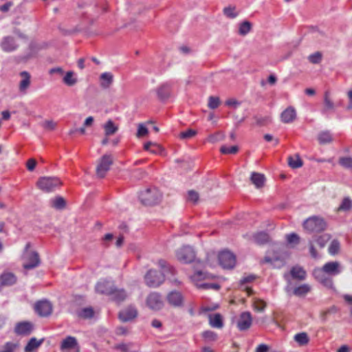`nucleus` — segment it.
Instances as JSON below:
<instances>
[{
  "label": "nucleus",
  "instance_id": "obj_32",
  "mask_svg": "<svg viewBox=\"0 0 352 352\" xmlns=\"http://www.w3.org/2000/svg\"><path fill=\"white\" fill-rule=\"evenodd\" d=\"M254 241L258 245H263L270 241V236L267 232H260L254 234Z\"/></svg>",
  "mask_w": 352,
  "mask_h": 352
},
{
  "label": "nucleus",
  "instance_id": "obj_49",
  "mask_svg": "<svg viewBox=\"0 0 352 352\" xmlns=\"http://www.w3.org/2000/svg\"><path fill=\"white\" fill-rule=\"evenodd\" d=\"M220 104V100L218 97L210 96L208 106L211 109H217Z\"/></svg>",
  "mask_w": 352,
  "mask_h": 352
},
{
  "label": "nucleus",
  "instance_id": "obj_24",
  "mask_svg": "<svg viewBox=\"0 0 352 352\" xmlns=\"http://www.w3.org/2000/svg\"><path fill=\"white\" fill-rule=\"evenodd\" d=\"M109 296L112 300L120 302L126 299V294L124 289H120L113 287L112 293L110 294Z\"/></svg>",
  "mask_w": 352,
  "mask_h": 352
},
{
  "label": "nucleus",
  "instance_id": "obj_37",
  "mask_svg": "<svg viewBox=\"0 0 352 352\" xmlns=\"http://www.w3.org/2000/svg\"><path fill=\"white\" fill-rule=\"evenodd\" d=\"M318 140L320 144H325L331 142L333 138L329 131H322L318 134Z\"/></svg>",
  "mask_w": 352,
  "mask_h": 352
},
{
  "label": "nucleus",
  "instance_id": "obj_5",
  "mask_svg": "<svg viewBox=\"0 0 352 352\" xmlns=\"http://www.w3.org/2000/svg\"><path fill=\"white\" fill-rule=\"evenodd\" d=\"M176 257L183 263H190L195 260L196 254L191 246L184 245L176 251Z\"/></svg>",
  "mask_w": 352,
  "mask_h": 352
},
{
  "label": "nucleus",
  "instance_id": "obj_38",
  "mask_svg": "<svg viewBox=\"0 0 352 352\" xmlns=\"http://www.w3.org/2000/svg\"><path fill=\"white\" fill-rule=\"evenodd\" d=\"M144 150L148 151L153 154H157L162 151V148L159 144L152 142H148L145 143L144 145Z\"/></svg>",
  "mask_w": 352,
  "mask_h": 352
},
{
  "label": "nucleus",
  "instance_id": "obj_64",
  "mask_svg": "<svg viewBox=\"0 0 352 352\" xmlns=\"http://www.w3.org/2000/svg\"><path fill=\"white\" fill-rule=\"evenodd\" d=\"M267 350H268L267 345L261 344L257 346L256 352H267Z\"/></svg>",
  "mask_w": 352,
  "mask_h": 352
},
{
  "label": "nucleus",
  "instance_id": "obj_34",
  "mask_svg": "<svg viewBox=\"0 0 352 352\" xmlns=\"http://www.w3.org/2000/svg\"><path fill=\"white\" fill-rule=\"evenodd\" d=\"M267 307V303L262 299L254 298L252 300V307L254 311L262 312Z\"/></svg>",
  "mask_w": 352,
  "mask_h": 352
},
{
  "label": "nucleus",
  "instance_id": "obj_15",
  "mask_svg": "<svg viewBox=\"0 0 352 352\" xmlns=\"http://www.w3.org/2000/svg\"><path fill=\"white\" fill-rule=\"evenodd\" d=\"M113 287L114 285L113 283L108 280H102L97 283L95 289L97 293L109 296L110 294L112 293Z\"/></svg>",
  "mask_w": 352,
  "mask_h": 352
},
{
  "label": "nucleus",
  "instance_id": "obj_46",
  "mask_svg": "<svg viewBox=\"0 0 352 352\" xmlns=\"http://www.w3.org/2000/svg\"><path fill=\"white\" fill-rule=\"evenodd\" d=\"M322 55L321 52H316L312 54H310L308 56V60L310 63L313 64H318L320 63L322 60Z\"/></svg>",
  "mask_w": 352,
  "mask_h": 352
},
{
  "label": "nucleus",
  "instance_id": "obj_11",
  "mask_svg": "<svg viewBox=\"0 0 352 352\" xmlns=\"http://www.w3.org/2000/svg\"><path fill=\"white\" fill-rule=\"evenodd\" d=\"M36 312L42 317L50 316L52 312V305L47 300H41L36 303L34 307Z\"/></svg>",
  "mask_w": 352,
  "mask_h": 352
},
{
  "label": "nucleus",
  "instance_id": "obj_26",
  "mask_svg": "<svg viewBox=\"0 0 352 352\" xmlns=\"http://www.w3.org/2000/svg\"><path fill=\"white\" fill-rule=\"evenodd\" d=\"M291 276L293 278L302 280L305 279L306 272L300 266H294L290 271Z\"/></svg>",
  "mask_w": 352,
  "mask_h": 352
},
{
  "label": "nucleus",
  "instance_id": "obj_55",
  "mask_svg": "<svg viewBox=\"0 0 352 352\" xmlns=\"http://www.w3.org/2000/svg\"><path fill=\"white\" fill-rule=\"evenodd\" d=\"M197 134V131L193 129H188L186 131L180 133L179 138L181 139H189Z\"/></svg>",
  "mask_w": 352,
  "mask_h": 352
},
{
  "label": "nucleus",
  "instance_id": "obj_60",
  "mask_svg": "<svg viewBox=\"0 0 352 352\" xmlns=\"http://www.w3.org/2000/svg\"><path fill=\"white\" fill-rule=\"evenodd\" d=\"M36 165V162L34 159H29L27 162L26 166L28 170L32 171Z\"/></svg>",
  "mask_w": 352,
  "mask_h": 352
},
{
  "label": "nucleus",
  "instance_id": "obj_17",
  "mask_svg": "<svg viewBox=\"0 0 352 352\" xmlns=\"http://www.w3.org/2000/svg\"><path fill=\"white\" fill-rule=\"evenodd\" d=\"M33 330V324L30 322H21L16 324L14 332L18 335L28 336Z\"/></svg>",
  "mask_w": 352,
  "mask_h": 352
},
{
  "label": "nucleus",
  "instance_id": "obj_45",
  "mask_svg": "<svg viewBox=\"0 0 352 352\" xmlns=\"http://www.w3.org/2000/svg\"><path fill=\"white\" fill-rule=\"evenodd\" d=\"M52 206L56 209H63L65 206V201L61 197H57L52 200Z\"/></svg>",
  "mask_w": 352,
  "mask_h": 352
},
{
  "label": "nucleus",
  "instance_id": "obj_62",
  "mask_svg": "<svg viewBox=\"0 0 352 352\" xmlns=\"http://www.w3.org/2000/svg\"><path fill=\"white\" fill-rule=\"evenodd\" d=\"M63 69L60 67H54L50 69L49 73L50 74H57L60 76L63 74Z\"/></svg>",
  "mask_w": 352,
  "mask_h": 352
},
{
  "label": "nucleus",
  "instance_id": "obj_7",
  "mask_svg": "<svg viewBox=\"0 0 352 352\" xmlns=\"http://www.w3.org/2000/svg\"><path fill=\"white\" fill-rule=\"evenodd\" d=\"M113 162V157L111 155H104L98 161L96 167V174L100 178H103L109 170L110 166Z\"/></svg>",
  "mask_w": 352,
  "mask_h": 352
},
{
  "label": "nucleus",
  "instance_id": "obj_13",
  "mask_svg": "<svg viewBox=\"0 0 352 352\" xmlns=\"http://www.w3.org/2000/svg\"><path fill=\"white\" fill-rule=\"evenodd\" d=\"M60 348L63 352H78L77 340L72 336H67L63 340Z\"/></svg>",
  "mask_w": 352,
  "mask_h": 352
},
{
  "label": "nucleus",
  "instance_id": "obj_48",
  "mask_svg": "<svg viewBox=\"0 0 352 352\" xmlns=\"http://www.w3.org/2000/svg\"><path fill=\"white\" fill-rule=\"evenodd\" d=\"M223 14L228 18L234 19L238 14L235 11V7L228 6L223 9Z\"/></svg>",
  "mask_w": 352,
  "mask_h": 352
},
{
  "label": "nucleus",
  "instance_id": "obj_54",
  "mask_svg": "<svg viewBox=\"0 0 352 352\" xmlns=\"http://www.w3.org/2000/svg\"><path fill=\"white\" fill-rule=\"evenodd\" d=\"M340 250V243L338 241H333L329 247V252L330 254L334 255L338 252Z\"/></svg>",
  "mask_w": 352,
  "mask_h": 352
},
{
  "label": "nucleus",
  "instance_id": "obj_10",
  "mask_svg": "<svg viewBox=\"0 0 352 352\" xmlns=\"http://www.w3.org/2000/svg\"><path fill=\"white\" fill-rule=\"evenodd\" d=\"M146 304L149 308L153 310H160L164 306V302L161 296L155 292L151 293L148 296Z\"/></svg>",
  "mask_w": 352,
  "mask_h": 352
},
{
  "label": "nucleus",
  "instance_id": "obj_53",
  "mask_svg": "<svg viewBox=\"0 0 352 352\" xmlns=\"http://www.w3.org/2000/svg\"><path fill=\"white\" fill-rule=\"evenodd\" d=\"M340 164L346 168H352V157H345L339 160Z\"/></svg>",
  "mask_w": 352,
  "mask_h": 352
},
{
  "label": "nucleus",
  "instance_id": "obj_35",
  "mask_svg": "<svg viewBox=\"0 0 352 352\" xmlns=\"http://www.w3.org/2000/svg\"><path fill=\"white\" fill-rule=\"evenodd\" d=\"M100 80H102L100 85L102 87L107 89L113 81V76L109 72L102 73L100 76Z\"/></svg>",
  "mask_w": 352,
  "mask_h": 352
},
{
  "label": "nucleus",
  "instance_id": "obj_27",
  "mask_svg": "<svg viewBox=\"0 0 352 352\" xmlns=\"http://www.w3.org/2000/svg\"><path fill=\"white\" fill-rule=\"evenodd\" d=\"M103 128L106 136L112 135L115 134L118 130V126L116 125L111 120H109L104 124Z\"/></svg>",
  "mask_w": 352,
  "mask_h": 352
},
{
  "label": "nucleus",
  "instance_id": "obj_47",
  "mask_svg": "<svg viewBox=\"0 0 352 352\" xmlns=\"http://www.w3.org/2000/svg\"><path fill=\"white\" fill-rule=\"evenodd\" d=\"M238 151L239 148L237 146H232L230 147L222 146L220 148V151L223 154H235Z\"/></svg>",
  "mask_w": 352,
  "mask_h": 352
},
{
  "label": "nucleus",
  "instance_id": "obj_8",
  "mask_svg": "<svg viewBox=\"0 0 352 352\" xmlns=\"http://www.w3.org/2000/svg\"><path fill=\"white\" fill-rule=\"evenodd\" d=\"M207 275L204 274L201 272H197L192 276H191L190 278L193 283H195V285L200 289H212L214 290H218L220 288V286L216 283H200L201 280H205L206 278Z\"/></svg>",
  "mask_w": 352,
  "mask_h": 352
},
{
  "label": "nucleus",
  "instance_id": "obj_16",
  "mask_svg": "<svg viewBox=\"0 0 352 352\" xmlns=\"http://www.w3.org/2000/svg\"><path fill=\"white\" fill-rule=\"evenodd\" d=\"M140 199L144 205L151 206L157 202L155 193L151 189H146L140 194Z\"/></svg>",
  "mask_w": 352,
  "mask_h": 352
},
{
  "label": "nucleus",
  "instance_id": "obj_39",
  "mask_svg": "<svg viewBox=\"0 0 352 352\" xmlns=\"http://www.w3.org/2000/svg\"><path fill=\"white\" fill-rule=\"evenodd\" d=\"M252 30V23L245 21L239 24V34L241 36L247 35Z\"/></svg>",
  "mask_w": 352,
  "mask_h": 352
},
{
  "label": "nucleus",
  "instance_id": "obj_61",
  "mask_svg": "<svg viewBox=\"0 0 352 352\" xmlns=\"http://www.w3.org/2000/svg\"><path fill=\"white\" fill-rule=\"evenodd\" d=\"M256 278V276L254 275H249L248 276L243 277L241 280L240 283L241 285L245 284L247 283H250L254 280Z\"/></svg>",
  "mask_w": 352,
  "mask_h": 352
},
{
  "label": "nucleus",
  "instance_id": "obj_31",
  "mask_svg": "<svg viewBox=\"0 0 352 352\" xmlns=\"http://www.w3.org/2000/svg\"><path fill=\"white\" fill-rule=\"evenodd\" d=\"M43 341V339L38 340L35 338H32L25 347V352L33 351L34 349H37L42 344Z\"/></svg>",
  "mask_w": 352,
  "mask_h": 352
},
{
  "label": "nucleus",
  "instance_id": "obj_18",
  "mask_svg": "<svg viewBox=\"0 0 352 352\" xmlns=\"http://www.w3.org/2000/svg\"><path fill=\"white\" fill-rule=\"evenodd\" d=\"M138 316V311L133 307H128L123 309L119 313V318L122 322H128L134 318Z\"/></svg>",
  "mask_w": 352,
  "mask_h": 352
},
{
  "label": "nucleus",
  "instance_id": "obj_19",
  "mask_svg": "<svg viewBox=\"0 0 352 352\" xmlns=\"http://www.w3.org/2000/svg\"><path fill=\"white\" fill-rule=\"evenodd\" d=\"M296 118V111L293 107H288L280 114V120L283 123L288 124Z\"/></svg>",
  "mask_w": 352,
  "mask_h": 352
},
{
  "label": "nucleus",
  "instance_id": "obj_51",
  "mask_svg": "<svg viewBox=\"0 0 352 352\" xmlns=\"http://www.w3.org/2000/svg\"><path fill=\"white\" fill-rule=\"evenodd\" d=\"M330 239V236L328 234H322L320 236H318L316 239V243L317 245H318L320 248L324 247L326 243L329 241Z\"/></svg>",
  "mask_w": 352,
  "mask_h": 352
},
{
  "label": "nucleus",
  "instance_id": "obj_20",
  "mask_svg": "<svg viewBox=\"0 0 352 352\" xmlns=\"http://www.w3.org/2000/svg\"><path fill=\"white\" fill-rule=\"evenodd\" d=\"M16 276L11 272H4L0 276V283L2 286H10L16 283Z\"/></svg>",
  "mask_w": 352,
  "mask_h": 352
},
{
  "label": "nucleus",
  "instance_id": "obj_2",
  "mask_svg": "<svg viewBox=\"0 0 352 352\" xmlns=\"http://www.w3.org/2000/svg\"><path fill=\"white\" fill-rule=\"evenodd\" d=\"M302 226L304 230L309 233H318L326 229L327 223L323 218L312 216L303 222Z\"/></svg>",
  "mask_w": 352,
  "mask_h": 352
},
{
  "label": "nucleus",
  "instance_id": "obj_22",
  "mask_svg": "<svg viewBox=\"0 0 352 352\" xmlns=\"http://www.w3.org/2000/svg\"><path fill=\"white\" fill-rule=\"evenodd\" d=\"M208 320L210 325L213 328L221 329L223 327L222 316L220 314H210Z\"/></svg>",
  "mask_w": 352,
  "mask_h": 352
},
{
  "label": "nucleus",
  "instance_id": "obj_50",
  "mask_svg": "<svg viewBox=\"0 0 352 352\" xmlns=\"http://www.w3.org/2000/svg\"><path fill=\"white\" fill-rule=\"evenodd\" d=\"M94 311L92 308L87 307L81 310L79 316L83 318H91L94 316Z\"/></svg>",
  "mask_w": 352,
  "mask_h": 352
},
{
  "label": "nucleus",
  "instance_id": "obj_52",
  "mask_svg": "<svg viewBox=\"0 0 352 352\" xmlns=\"http://www.w3.org/2000/svg\"><path fill=\"white\" fill-rule=\"evenodd\" d=\"M199 198V195L197 191H195L194 190H188V197H187V200L188 201L196 204V203H197Z\"/></svg>",
  "mask_w": 352,
  "mask_h": 352
},
{
  "label": "nucleus",
  "instance_id": "obj_63",
  "mask_svg": "<svg viewBox=\"0 0 352 352\" xmlns=\"http://www.w3.org/2000/svg\"><path fill=\"white\" fill-rule=\"evenodd\" d=\"M12 6V2H10V1L7 2L5 4L0 6V11H1L3 12H6L10 10V8H11Z\"/></svg>",
  "mask_w": 352,
  "mask_h": 352
},
{
  "label": "nucleus",
  "instance_id": "obj_57",
  "mask_svg": "<svg viewBox=\"0 0 352 352\" xmlns=\"http://www.w3.org/2000/svg\"><path fill=\"white\" fill-rule=\"evenodd\" d=\"M42 126L47 130L52 131L56 127V123L53 120H45L42 124Z\"/></svg>",
  "mask_w": 352,
  "mask_h": 352
},
{
  "label": "nucleus",
  "instance_id": "obj_3",
  "mask_svg": "<svg viewBox=\"0 0 352 352\" xmlns=\"http://www.w3.org/2000/svg\"><path fill=\"white\" fill-rule=\"evenodd\" d=\"M30 247V243H27L22 256L23 266L26 270L33 269L40 264L38 254L36 252L29 250Z\"/></svg>",
  "mask_w": 352,
  "mask_h": 352
},
{
  "label": "nucleus",
  "instance_id": "obj_44",
  "mask_svg": "<svg viewBox=\"0 0 352 352\" xmlns=\"http://www.w3.org/2000/svg\"><path fill=\"white\" fill-rule=\"evenodd\" d=\"M286 240H287V242L289 244L294 246V245H298L299 243V242H300V237L296 233H291V234H287Z\"/></svg>",
  "mask_w": 352,
  "mask_h": 352
},
{
  "label": "nucleus",
  "instance_id": "obj_9",
  "mask_svg": "<svg viewBox=\"0 0 352 352\" xmlns=\"http://www.w3.org/2000/svg\"><path fill=\"white\" fill-rule=\"evenodd\" d=\"M219 263L225 269H232L236 264V257L230 251L224 250L218 255Z\"/></svg>",
  "mask_w": 352,
  "mask_h": 352
},
{
  "label": "nucleus",
  "instance_id": "obj_1",
  "mask_svg": "<svg viewBox=\"0 0 352 352\" xmlns=\"http://www.w3.org/2000/svg\"><path fill=\"white\" fill-rule=\"evenodd\" d=\"M340 273V263L337 261L328 262L322 267H317L313 271L314 278L324 286L329 288L333 286L331 276Z\"/></svg>",
  "mask_w": 352,
  "mask_h": 352
},
{
  "label": "nucleus",
  "instance_id": "obj_42",
  "mask_svg": "<svg viewBox=\"0 0 352 352\" xmlns=\"http://www.w3.org/2000/svg\"><path fill=\"white\" fill-rule=\"evenodd\" d=\"M63 82L68 86H73L77 82V79L74 76V72H67L63 78Z\"/></svg>",
  "mask_w": 352,
  "mask_h": 352
},
{
  "label": "nucleus",
  "instance_id": "obj_6",
  "mask_svg": "<svg viewBox=\"0 0 352 352\" xmlns=\"http://www.w3.org/2000/svg\"><path fill=\"white\" fill-rule=\"evenodd\" d=\"M165 274L156 270H150L144 276L146 284L150 287H157L164 281Z\"/></svg>",
  "mask_w": 352,
  "mask_h": 352
},
{
  "label": "nucleus",
  "instance_id": "obj_25",
  "mask_svg": "<svg viewBox=\"0 0 352 352\" xmlns=\"http://www.w3.org/2000/svg\"><path fill=\"white\" fill-rule=\"evenodd\" d=\"M1 48L5 52H12L16 48L14 40L12 37L8 36L3 38L1 43Z\"/></svg>",
  "mask_w": 352,
  "mask_h": 352
},
{
  "label": "nucleus",
  "instance_id": "obj_29",
  "mask_svg": "<svg viewBox=\"0 0 352 352\" xmlns=\"http://www.w3.org/2000/svg\"><path fill=\"white\" fill-rule=\"evenodd\" d=\"M22 80L19 83V89L21 91L26 90L30 84V75L27 72H22L20 74Z\"/></svg>",
  "mask_w": 352,
  "mask_h": 352
},
{
  "label": "nucleus",
  "instance_id": "obj_30",
  "mask_svg": "<svg viewBox=\"0 0 352 352\" xmlns=\"http://www.w3.org/2000/svg\"><path fill=\"white\" fill-rule=\"evenodd\" d=\"M311 291V287L308 284H302L294 289V294L296 296H304Z\"/></svg>",
  "mask_w": 352,
  "mask_h": 352
},
{
  "label": "nucleus",
  "instance_id": "obj_59",
  "mask_svg": "<svg viewBox=\"0 0 352 352\" xmlns=\"http://www.w3.org/2000/svg\"><path fill=\"white\" fill-rule=\"evenodd\" d=\"M157 264L159 267L162 269L161 272L164 273V274H165V272L167 271H173V269L167 266L166 262L164 260L158 261Z\"/></svg>",
  "mask_w": 352,
  "mask_h": 352
},
{
  "label": "nucleus",
  "instance_id": "obj_14",
  "mask_svg": "<svg viewBox=\"0 0 352 352\" xmlns=\"http://www.w3.org/2000/svg\"><path fill=\"white\" fill-rule=\"evenodd\" d=\"M252 323V315L248 311L241 314L239 319L237 322V327L240 331H245L248 329Z\"/></svg>",
  "mask_w": 352,
  "mask_h": 352
},
{
  "label": "nucleus",
  "instance_id": "obj_4",
  "mask_svg": "<svg viewBox=\"0 0 352 352\" xmlns=\"http://www.w3.org/2000/svg\"><path fill=\"white\" fill-rule=\"evenodd\" d=\"M61 185V181L56 177H43L37 182L38 188L47 192L54 190Z\"/></svg>",
  "mask_w": 352,
  "mask_h": 352
},
{
  "label": "nucleus",
  "instance_id": "obj_28",
  "mask_svg": "<svg viewBox=\"0 0 352 352\" xmlns=\"http://www.w3.org/2000/svg\"><path fill=\"white\" fill-rule=\"evenodd\" d=\"M288 165L292 168H298L302 166L303 162L300 159L298 155H295L294 156H289L287 158Z\"/></svg>",
  "mask_w": 352,
  "mask_h": 352
},
{
  "label": "nucleus",
  "instance_id": "obj_56",
  "mask_svg": "<svg viewBox=\"0 0 352 352\" xmlns=\"http://www.w3.org/2000/svg\"><path fill=\"white\" fill-rule=\"evenodd\" d=\"M148 133V129L143 124H140L138 125V132L136 134L138 138L145 136Z\"/></svg>",
  "mask_w": 352,
  "mask_h": 352
},
{
  "label": "nucleus",
  "instance_id": "obj_21",
  "mask_svg": "<svg viewBox=\"0 0 352 352\" xmlns=\"http://www.w3.org/2000/svg\"><path fill=\"white\" fill-rule=\"evenodd\" d=\"M336 105L333 100L331 99V93L329 91H326L324 93V107L322 113H325L330 111L335 110Z\"/></svg>",
  "mask_w": 352,
  "mask_h": 352
},
{
  "label": "nucleus",
  "instance_id": "obj_58",
  "mask_svg": "<svg viewBox=\"0 0 352 352\" xmlns=\"http://www.w3.org/2000/svg\"><path fill=\"white\" fill-rule=\"evenodd\" d=\"M203 337L208 340H215L217 339V334L211 331H206L202 333Z\"/></svg>",
  "mask_w": 352,
  "mask_h": 352
},
{
  "label": "nucleus",
  "instance_id": "obj_41",
  "mask_svg": "<svg viewBox=\"0 0 352 352\" xmlns=\"http://www.w3.org/2000/svg\"><path fill=\"white\" fill-rule=\"evenodd\" d=\"M337 311L338 309L336 306H331L328 309L322 310L320 313V318L322 321H326L330 314H336Z\"/></svg>",
  "mask_w": 352,
  "mask_h": 352
},
{
  "label": "nucleus",
  "instance_id": "obj_23",
  "mask_svg": "<svg viewBox=\"0 0 352 352\" xmlns=\"http://www.w3.org/2000/svg\"><path fill=\"white\" fill-rule=\"evenodd\" d=\"M250 180L256 188H260L264 186L265 177L263 174L253 172L252 173Z\"/></svg>",
  "mask_w": 352,
  "mask_h": 352
},
{
  "label": "nucleus",
  "instance_id": "obj_36",
  "mask_svg": "<svg viewBox=\"0 0 352 352\" xmlns=\"http://www.w3.org/2000/svg\"><path fill=\"white\" fill-rule=\"evenodd\" d=\"M170 87L168 85H163L157 89V95L161 99H166L170 96Z\"/></svg>",
  "mask_w": 352,
  "mask_h": 352
},
{
  "label": "nucleus",
  "instance_id": "obj_12",
  "mask_svg": "<svg viewBox=\"0 0 352 352\" xmlns=\"http://www.w3.org/2000/svg\"><path fill=\"white\" fill-rule=\"evenodd\" d=\"M168 304L174 307H180L184 304V297L182 294L177 291L169 292L166 296Z\"/></svg>",
  "mask_w": 352,
  "mask_h": 352
},
{
  "label": "nucleus",
  "instance_id": "obj_43",
  "mask_svg": "<svg viewBox=\"0 0 352 352\" xmlns=\"http://www.w3.org/2000/svg\"><path fill=\"white\" fill-rule=\"evenodd\" d=\"M352 208V201L348 198H344L340 205L338 211H348Z\"/></svg>",
  "mask_w": 352,
  "mask_h": 352
},
{
  "label": "nucleus",
  "instance_id": "obj_40",
  "mask_svg": "<svg viewBox=\"0 0 352 352\" xmlns=\"http://www.w3.org/2000/svg\"><path fill=\"white\" fill-rule=\"evenodd\" d=\"M294 340L300 345H305L309 341L308 335L305 332H302V333L296 334L294 336Z\"/></svg>",
  "mask_w": 352,
  "mask_h": 352
},
{
  "label": "nucleus",
  "instance_id": "obj_33",
  "mask_svg": "<svg viewBox=\"0 0 352 352\" xmlns=\"http://www.w3.org/2000/svg\"><path fill=\"white\" fill-rule=\"evenodd\" d=\"M19 347L18 342H8L0 348V352H16Z\"/></svg>",
  "mask_w": 352,
  "mask_h": 352
}]
</instances>
